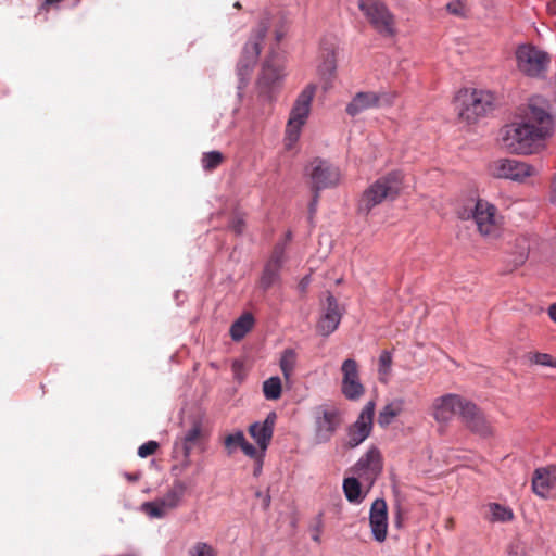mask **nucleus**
Segmentation results:
<instances>
[{
	"instance_id": "f257e3e1",
	"label": "nucleus",
	"mask_w": 556,
	"mask_h": 556,
	"mask_svg": "<svg viewBox=\"0 0 556 556\" xmlns=\"http://www.w3.org/2000/svg\"><path fill=\"white\" fill-rule=\"evenodd\" d=\"M556 134V116L543 108L529 105L527 122H513L502 129V139H546Z\"/></svg>"
},
{
	"instance_id": "f03ea898",
	"label": "nucleus",
	"mask_w": 556,
	"mask_h": 556,
	"mask_svg": "<svg viewBox=\"0 0 556 556\" xmlns=\"http://www.w3.org/2000/svg\"><path fill=\"white\" fill-rule=\"evenodd\" d=\"M493 92L482 89H463L457 93L458 118L467 125H473L491 114L495 106Z\"/></svg>"
},
{
	"instance_id": "7ed1b4c3",
	"label": "nucleus",
	"mask_w": 556,
	"mask_h": 556,
	"mask_svg": "<svg viewBox=\"0 0 556 556\" xmlns=\"http://www.w3.org/2000/svg\"><path fill=\"white\" fill-rule=\"evenodd\" d=\"M285 75L283 59L271 49L262 63L256 80L257 101L265 105V112L271 110L274 94L281 86Z\"/></svg>"
},
{
	"instance_id": "20e7f679",
	"label": "nucleus",
	"mask_w": 556,
	"mask_h": 556,
	"mask_svg": "<svg viewBox=\"0 0 556 556\" xmlns=\"http://www.w3.org/2000/svg\"><path fill=\"white\" fill-rule=\"evenodd\" d=\"M270 22L268 17H263L257 26L252 30L248 41L242 48L241 55L237 63V76L239 78V89H243L250 79V75L258 60L263 48V41L269 29Z\"/></svg>"
},
{
	"instance_id": "39448f33",
	"label": "nucleus",
	"mask_w": 556,
	"mask_h": 556,
	"mask_svg": "<svg viewBox=\"0 0 556 556\" xmlns=\"http://www.w3.org/2000/svg\"><path fill=\"white\" fill-rule=\"evenodd\" d=\"M402 178L401 172H392L377 179L364 191L359 201V210L368 214L382 201L395 199L401 190Z\"/></svg>"
},
{
	"instance_id": "423d86ee",
	"label": "nucleus",
	"mask_w": 556,
	"mask_h": 556,
	"mask_svg": "<svg viewBox=\"0 0 556 556\" xmlns=\"http://www.w3.org/2000/svg\"><path fill=\"white\" fill-rule=\"evenodd\" d=\"M358 8L372 29L384 38L397 35L395 15L381 0H358Z\"/></svg>"
},
{
	"instance_id": "0eeeda50",
	"label": "nucleus",
	"mask_w": 556,
	"mask_h": 556,
	"mask_svg": "<svg viewBox=\"0 0 556 556\" xmlns=\"http://www.w3.org/2000/svg\"><path fill=\"white\" fill-rule=\"evenodd\" d=\"M188 488L189 485L186 481L180 479L174 480L164 495L142 503L141 511L152 519L165 518L170 511L181 506Z\"/></svg>"
},
{
	"instance_id": "6e6552de",
	"label": "nucleus",
	"mask_w": 556,
	"mask_h": 556,
	"mask_svg": "<svg viewBox=\"0 0 556 556\" xmlns=\"http://www.w3.org/2000/svg\"><path fill=\"white\" fill-rule=\"evenodd\" d=\"M314 440L317 444L331 441L343 424L340 408L333 404H321L314 408Z\"/></svg>"
},
{
	"instance_id": "1a4fd4ad",
	"label": "nucleus",
	"mask_w": 556,
	"mask_h": 556,
	"mask_svg": "<svg viewBox=\"0 0 556 556\" xmlns=\"http://www.w3.org/2000/svg\"><path fill=\"white\" fill-rule=\"evenodd\" d=\"M397 92L380 89L378 91H359L354 94L345 108L348 115L355 117L368 110L387 109L394 105Z\"/></svg>"
},
{
	"instance_id": "9d476101",
	"label": "nucleus",
	"mask_w": 556,
	"mask_h": 556,
	"mask_svg": "<svg viewBox=\"0 0 556 556\" xmlns=\"http://www.w3.org/2000/svg\"><path fill=\"white\" fill-rule=\"evenodd\" d=\"M316 89L315 84H308L296 97L286 126L287 139L299 138L301 129L309 115Z\"/></svg>"
},
{
	"instance_id": "9b49d317",
	"label": "nucleus",
	"mask_w": 556,
	"mask_h": 556,
	"mask_svg": "<svg viewBox=\"0 0 556 556\" xmlns=\"http://www.w3.org/2000/svg\"><path fill=\"white\" fill-rule=\"evenodd\" d=\"M516 60L519 71L529 77L544 76L551 63L548 53L532 45L519 46Z\"/></svg>"
},
{
	"instance_id": "f8f14e48",
	"label": "nucleus",
	"mask_w": 556,
	"mask_h": 556,
	"mask_svg": "<svg viewBox=\"0 0 556 556\" xmlns=\"http://www.w3.org/2000/svg\"><path fill=\"white\" fill-rule=\"evenodd\" d=\"M478 231L484 237H495L500 230L497 207L486 200L478 199L471 212Z\"/></svg>"
},
{
	"instance_id": "ddd939ff",
	"label": "nucleus",
	"mask_w": 556,
	"mask_h": 556,
	"mask_svg": "<svg viewBox=\"0 0 556 556\" xmlns=\"http://www.w3.org/2000/svg\"><path fill=\"white\" fill-rule=\"evenodd\" d=\"M374 414L375 402L369 401L362 409L357 419L346 430L348 441L345 445L348 447L354 448L358 446L370 435Z\"/></svg>"
},
{
	"instance_id": "4468645a",
	"label": "nucleus",
	"mask_w": 556,
	"mask_h": 556,
	"mask_svg": "<svg viewBox=\"0 0 556 556\" xmlns=\"http://www.w3.org/2000/svg\"><path fill=\"white\" fill-rule=\"evenodd\" d=\"M311 167L312 169L308 175L313 190L320 191L338 185L340 180V172L329 162L321 159H315L311 163Z\"/></svg>"
},
{
	"instance_id": "2eb2a0df",
	"label": "nucleus",
	"mask_w": 556,
	"mask_h": 556,
	"mask_svg": "<svg viewBox=\"0 0 556 556\" xmlns=\"http://www.w3.org/2000/svg\"><path fill=\"white\" fill-rule=\"evenodd\" d=\"M459 418L468 430L481 438H488L493 434L490 421L481 409L470 401H466V404H464Z\"/></svg>"
},
{
	"instance_id": "dca6fc26",
	"label": "nucleus",
	"mask_w": 556,
	"mask_h": 556,
	"mask_svg": "<svg viewBox=\"0 0 556 556\" xmlns=\"http://www.w3.org/2000/svg\"><path fill=\"white\" fill-rule=\"evenodd\" d=\"M466 401V399L452 393L439 396L432 403V416L439 424H447L456 414L460 416Z\"/></svg>"
},
{
	"instance_id": "f3484780",
	"label": "nucleus",
	"mask_w": 556,
	"mask_h": 556,
	"mask_svg": "<svg viewBox=\"0 0 556 556\" xmlns=\"http://www.w3.org/2000/svg\"><path fill=\"white\" fill-rule=\"evenodd\" d=\"M532 167L523 162L501 159L491 165V173L496 178L522 181L531 175Z\"/></svg>"
},
{
	"instance_id": "a211bd4d",
	"label": "nucleus",
	"mask_w": 556,
	"mask_h": 556,
	"mask_svg": "<svg viewBox=\"0 0 556 556\" xmlns=\"http://www.w3.org/2000/svg\"><path fill=\"white\" fill-rule=\"evenodd\" d=\"M342 315L343 309L340 308L338 300L329 293L326 299L324 313L316 325L318 333L323 337L333 333L340 325Z\"/></svg>"
},
{
	"instance_id": "6ab92c4d",
	"label": "nucleus",
	"mask_w": 556,
	"mask_h": 556,
	"mask_svg": "<svg viewBox=\"0 0 556 556\" xmlns=\"http://www.w3.org/2000/svg\"><path fill=\"white\" fill-rule=\"evenodd\" d=\"M342 379V393L348 400L356 401L364 393V387L358 378V366L355 359L348 358L343 362L341 367Z\"/></svg>"
},
{
	"instance_id": "aec40b11",
	"label": "nucleus",
	"mask_w": 556,
	"mask_h": 556,
	"mask_svg": "<svg viewBox=\"0 0 556 556\" xmlns=\"http://www.w3.org/2000/svg\"><path fill=\"white\" fill-rule=\"evenodd\" d=\"M369 525L375 541H386L388 531V507L383 498H376L369 511Z\"/></svg>"
},
{
	"instance_id": "412c9836",
	"label": "nucleus",
	"mask_w": 556,
	"mask_h": 556,
	"mask_svg": "<svg viewBox=\"0 0 556 556\" xmlns=\"http://www.w3.org/2000/svg\"><path fill=\"white\" fill-rule=\"evenodd\" d=\"M277 414L270 412L263 421H255L250 425L249 433L262 451H266L274 434Z\"/></svg>"
},
{
	"instance_id": "4be33fe9",
	"label": "nucleus",
	"mask_w": 556,
	"mask_h": 556,
	"mask_svg": "<svg viewBox=\"0 0 556 556\" xmlns=\"http://www.w3.org/2000/svg\"><path fill=\"white\" fill-rule=\"evenodd\" d=\"M556 484V467L538 468L532 478V490L542 498H546Z\"/></svg>"
},
{
	"instance_id": "5701e85b",
	"label": "nucleus",
	"mask_w": 556,
	"mask_h": 556,
	"mask_svg": "<svg viewBox=\"0 0 556 556\" xmlns=\"http://www.w3.org/2000/svg\"><path fill=\"white\" fill-rule=\"evenodd\" d=\"M357 471L379 472L381 470V455L377 447H370L356 463Z\"/></svg>"
},
{
	"instance_id": "b1692460",
	"label": "nucleus",
	"mask_w": 556,
	"mask_h": 556,
	"mask_svg": "<svg viewBox=\"0 0 556 556\" xmlns=\"http://www.w3.org/2000/svg\"><path fill=\"white\" fill-rule=\"evenodd\" d=\"M337 59L333 50L327 49L321 53V63L318 65V73L321 79L329 84L336 76Z\"/></svg>"
},
{
	"instance_id": "393cba45",
	"label": "nucleus",
	"mask_w": 556,
	"mask_h": 556,
	"mask_svg": "<svg viewBox=\"0 0 556 556\" xmlns=\"http://www.w3.org/2000/svg\"><path fill=\"white\" fill-rule=\"evenodd\" d=\"M507 149L510 153L531 155L544 151L546 144L545 141H510Z\"/></svg>"
},
{
	"instance_id": "a878e982",
	"label": "nucleus",
	"mask_w": 556,
	"mask_h": 556,
	"mask_svg": "<svg viewBox=\"0 0 556 556\" xmlns=\"http://www.w3.org/2000/svg\"><path fill=\"white\" fill-rule=\"evenodd\" d=\"M254 318L252 314L244 313L230 326V337L233 341L242 340L245 334L252 329Z\"/></svg>"
},
{
	"instance_id": "bb28decb",
	"label": "nucleus",
	"mask_w": 556,
	"mask_h": 556,
	"mask_svg": "<svg viewBox=\"0 0 556 556\" xmlns=\"http://www.w3.org/2000/svg\"><path fill=\"white\" fill-rule=\"evenodd\" d=\"M298 354L294 349H285L281 352L279 367L286 381H290L296 366Z\"/></svg>"
},
{
	"instance_id": "cd10ccee",
	"label": "nucleus",
	"mask_w": 556,
	"mask_h": 556,
	"mask_svg": "<svg viewBox=\"0 0 556 556\" xmlns=\"http://www.w3.org/2000/svg\"><path fill=\"white\" fill-rule=\"evenodd\" d=\"M403 406V400H395L383 406L378 416V424L381 427L389 426L393 419L402 413Z\"/></svg>"
},
{
	"instance_id": "c85d7f7f",
	"label": "nucleus",
	"mask_w": 556,
	"mask_h": 556,
	"mask_svg": "<svg viewBox=\"0 0 556 556\" xmlns=\"http://www.w3.org/2000/svg\"><path fill=\"white\" fill-rule=\"evenodd\" d=\"M201 433L202 428L199 422H194L192 427L185 433L181 443L182 454L185 458H189L192 450L194 448V446L198 445Z\"/></svg>"
},
{
	"instance_id": "c756f323",
	"label": "nucleus",
	"mask_w": 556,
	"mask_h": 556,
	"mask_svg": "<svg viewBox=\"0 0 556 556\" xmlns=\"http://www.w3.org/2000/svg\"><path fill=\"white\" fill-rule=\"evenodd\" d=\"M343 491L350 503L359 504L364 498V495H362L361 483L354 477L344 479Z\"/></svg>"
},
{
	"instance_id": "7c9ffc66",
	"label": "nucleus",
	"mask_w": 556,
	"mask_h": 556,
	"mask_svg": "<svg viewBox=\"0 0 556 556\" xmlns=\"http://www.w3.org/2000/svg\"><path fill=\"white\" fill-rule=\"evenodd\" d=\"M282 383L278 376H273L263 382V394L268 401H276L281 396Z\"/></svg>"
},
{
	"instance_id": "2f4dec72",
	"label": "nucleus",
	"mask_w": 556,
	"mask_h": 556,
	"mask_svg": "<svg viewBox=\"0 0 556 556\" xmlns=\"http://www.w3.org/2000/svg\"><path fill=\"white\" fill-rule=\"evenodd\" d=\"M280 280V268L273 264H265L263 274L260 280L261 288L268 290Z\"/></svg>"
},
{
	"instance_id": "473e14b6",
	"label": "nucleus",
	"mask_w": 556,
	"mask_h": 556,
	"mask_svg": "<svg viewBox=\"0 0 556 556\" xmlns=\"http://www.w3.org/2000/svg\"><path fill=\"white\" fill-rule=\"evenodd\" d=\"M490 513L492 521L506 522L514 518V513L510 508L497 503L490 504Z\"/></svg>"
},
{
	"instance_id": "72a5a7b5",
	"label": "nucleus",
	"mask_w": 556,
	"mask_h": 556,
	"mask_svg": "<svg viewBox=\"0 0 556 556\" xmlns=\"http://www.w3.org/2000/svg\"><path fill=\"white\" fill-rule=\"evenodd\" d=\"M518 241H519V247H520L519 251L517 253H515L514 255H511V257L508 260V263H509L508 270L509 271L517 269L528 258L529 249L525 244L526 243L525 239H520Z\"/></svg>"
},
{
	"instance_id": "f704fd0d",
	"label": "nucleus",
	"mask_w": 556,
	"mask_h": 556,
	"mask_svg": "<svg viewBox=\"0 0 556 556\" xmlns=\"http://www.w3.org/2000/svg\"><path fill=\"white\" fill-rule=\"evenodd\" d=\"M245 437L243 431L237 430L233 433L228 434L224 439V445L227 451L228 455L233 454L238 447H241L242 443L244 442Z\"/></svg>"
},
{
	"instance_id": "c9c22d12",
	"label": "nucleus",
	"mask_w": 556,
	"mask_h": 556,
	"mask_svg": "<svg viewBox=\"0 0 556 556\" xmlns=\"http://www.w3.org/2000/svg\"><path fill=\"white\" fill-rule=\"evenodd\" d=\"M223 154L219 151L204 152L201 159L202 167L205 170L215 169L223 162Z\"/></svg>"
},
{
	"instance_id": "e433bc0d",
	"label": "nucleus",
	"mask_w": 556,
	"mask_h": 556,
	"mask_svg": "<svg viewBox=\"0 0 556 556\" xmlns=\"http://www.w3.org/2000/svg\"><path fill=\"white\" fill-rule=\"evenodd\" d=\"M392 365V354L390 351H382L379 356V368L378 372L380 375V380L386 382V379L382 378V376H388L391 370Z\"/></svg>"
},
{
	"instance_id": "4c0bfd02",
	"label": "nucleus",
	"mask_w": 556,
	"mask_h": 556,
	"mask_svg": "<svg viewBox=\"0 0 556 556\" xmlns=\"http://www.w3.org/2000/svg\"><path fill=\"white\" fill-rule=\"evenodd\" d=\"M446 10L448 13L455 16H466L468 12L467 4L464 0H453L446 4Z\"/></svg>"
},
{
	"instance_id": "58836bf2",
	"label": "nucleus",
	"mask_w": 556,
	"mask_h": 556,
	"mask_svg": "<svg viewBox=\"0 0 556 556\" xmlns=\"http://www.w3.org/2000/svg\"><path fill=\"white\" fill-rule=\"evenodd\" d=\"M285 261V244L278 243L275 245L274 251L271 253L270 258L267 264H273L274 266L281 269Z\"/></svg>"
},
{
	"instance_id": "ea45409f",
	"label": "nucleus",
	"mask_w": 556,
	"mask_h": 556,
	"mask_svg": "<svg viewBox=\"0 0 556 556\" xmlns=\"http://www.w3.org/2000/svg\"><path fill=\"white\" fill-rule=\"evenodd\" d=\"M190 556H215L213 547L205 542H198L189 551Z\"/></svg>"
},
{
	"instance_id": "a19ab883",
	"label": "nucleus",
	"mask_w": 556,
	"mask_h": 556,
	"mask_svg": "<svg viewBox=\"0 0 556 556\" xmlns=\"http://www.w3.org/2000/svg\"><path fill=\"white\" fill-rule=\"evenodd\" d=\"M530 361L536 365L549 366L556 368V358H553L549 354L546 353H534Z\"/></svg>"
},
{
	"instance_id": "79ce46f5",
	"label": "nucleus",
	"mask_w": 556,
	"mask_h": 556,
	"mask_svg": "<svg viewBox=\"0 0 556 556\" xmlns=\"http://www.w3.org/2000/svg\"><path fill=\"white\" fill-rule=\"evenodd\" d=\"M159 447V443L155 442V441H148L146 443H143L142 445L139 446L138 448V455L141 457V458H146L152 454L155 453V451L157 450Z\"/></svg>"
},
{
	"instance_id": "37998d69",
	"label": "nucleus",
	"mask_w": 556,
	"mask_h": 556,
	"mask_svg": "<svg viewBox=\"0 0 556 556\" xmlns=\"http://www.w3.org/2000/svg\"><path fill=\"white\" fill-rule=\"evenodd\" d=\"M318 201H319V191L314 190L313 198L308 204V220L311 223L313 222L314 215L316 214Z\"/></svg>"
},
{
	"instance_id": "c03bdc74",
	"label": "nucleus",
	"mask_w": 556,
	"mask_h": 556,
	"mask_svg": "<svg viewBox=\"0 0 556 556\" xmlns=\"http://www.w3.org/2000/svg\"><path fill=\"white\" fill-rule=\"evenodd\" d=\"M242 452L251 457V458H257L258 457V454H257V450L254 445H252L251 443H249L247 441V439L244 440V442L242 443L241 447Z\"/></svg>"
},
{
	"instance_id": "a18cd8bd",
	"label": "nucleus",
	"mask_w": 556,
	"mask_h": 556,
	"mask_svg": "<svg viewBox=\"0 0 556 556\" xmlns=\"http://www.w3.org/2000/svg\"><path fill=\"white\" fill-rule=\"evenodd\" d=\"M255 496L261 498L263 509L264 510H268L269 507H270V504H271V496H270V494L268 492L267 493H263L262 491L258 490V491L255 492Z\"/></svg>"
},
{
	"instance_id": "49530a36",
	"label": "nucleus",
	"mask_w": 556,
	"mask_h": 556,
	"mask_svg": "<svg viewBox=\"0 0 556 556\" xmlns=\"http://www.w3.org/2000/svg\"><path fill=\"white\" fill-rule=\"evenodd\" d=\"M231 229L240 235L243 231L244 228V222L240 217H236L230 225Z\"/></svg>"
},
{
	"instance_id": "de8ad7c7",
	"label": "nucleus",
	"mask_w": 556,
	"mask_h": 556,
	"mask_svg": "<svg viewBox=\"0 0 556 556\" xmlns=\"http://www.w3.org/2000/svg\"><path fill=\"white\" fill-rule=\"evenodd\" d=\"M548 316L554 323H556V303L548 307Z\"/></svg>"
},
{
	"instance_id": "09e8293b",
	"label": "nucleus",
	"mask_w": 556,
	"mask_h": 556,
	"mask_svg": "<svg viewBox=\"0 0 556 556\" xmlns=\"http://www.w3.org/2000/svg\"><path fill=\"white\" fill-rule=\"evenodd\" d=\"M283 36H285V31L283 30H281V29L275 30V41H276V45H279V42L281 41Z\"/></svg>"
},
{
	"instance_id": "8fccbe9b",
	"label": "nucleus",
	"mask_w": 556,
	"mask_h": 556,
	"mask_svg": "<svg viewBox=\"0 0 556 556\" xmlns=\"http://www.w3.org/2000/svg\"><path fill=\"white\" fill-rule=\"evenodd\" d=\"M262 472V458L260 457V462L257 464V466L254 468V471H253V475L255 477H258Z\"/></svg>"
},
{
	"instance_id": "3c124183",
	"label": "nucleus",
	"mask_w": 556,
	"mask_h": 556,
	"mask_svg": "<svg viewBox=\"0 0 556 556\" xmlns=\"http://www.w3.org/2000/svg\"><path fill=\"white\" fill-rule=\"evenodd\" d=\"M551 202L556 204V186H552V191H551Z\"/></svg>"
},
{
	"instance_id": "603ef678",
	"label": "nucleus",
	"mask_w": 556,
	"mask_h": 556,
	"mask_svg": "<svg viewBox=\"0 0 556 556\" xmlns=\"http://www.w3.org/2000/svg\"><path fill=\"white\" fill-rule=\"evenodd\" d=\"M319 531H320V526L318 525V526L316 527V532H315V534L312 536V538H313V540H314L315 542H320Z\"/></svg>"
},
{
	"instance_id": "864d4df0",
	"label": "nucleus",
	"mask_w": 556,
	"mask_h": 556,
	"mask_svg": "<svg viewBox=\"0 0 556 556\" xmlns=\"http://www.w3.org/2000/svg\"><path fill=\"white\" fill-rule=\"evenodd\" d=\"M556 9V4L555 3H549L548 4V10L549 11H554Z\"/></svg>"
},
{
	"instance_id": "5fc2aeb1",
	"label": "nucleus",
	"mask_w": 556,
	"mask_h": 556,
	"mask_svg": "<svg viewBox=\"0 0 556 556\" xmlns=\"http://www.w3.org/2000/svg\"><path fill=\"white\" fill-rule=\"evenodd\" d=\"M296 141H290L289 144L287 146V149L291 150L293 148V143H295Z\"/></svg>"
},
{
	"instance_id": "6e6d98bb",
	"label": "nucleus",
	"mask_w": 556,
	"mask_h": 556,
	"mask_svg": "<svg viewBox=\"0 0 556 556\" xmlns=\"http://www.w3.org/2000/svg\"><path fill=\"white\" fill-rule=\"evenodd\" d=\"M233 7L239 10V9H241V3L239 1H237V2H235Z\"/></svg>"
},
{
	"instance_id": "4d7b16f0",
	"label": "nucleus",
	"mask_w": 556,
	"mask_h": 556,
	"mask_svg": "<svg viewBox=\"0 0 556 556\" xmlns=\"http://www.w3.org/2000/svg\"><path fill=\"white\" fill-rule=\"evenodd\" d=\"M395 522H396L397 526H400V523H401V516H400V514L396 516V521Z\"/></svg>"
},
{
	"instance_id": "13d9d810",
	"label": "nucleus",
	"mask_w": 556,
	"mask_h": 556,
	"mask_svg": "<svg viewBox=\"0 0 556 556\" xmlns=\"http://www.w3.org/2000/svg\"><path fill=\"white\" fill-rule=\"evenodd\" d=\"M306 285H307V282L303 280V281L301 282V288L304 290V289H305V287H306Z\"/></svg>"
},
{
	"instance_id": "bf43d9fd",
	"label": "nucleus",
	"mask_w": 556,
	"mask_h": 556,
	"mask_svg": "<svg viewBox=\"0 0 556 556\" xmlns=\"http://www.w3.org/2000/svg\"><path fill=\"white\" fill-rule=\"evenodd\" d=\"M48 3L59 2L60 0H46Z\"/></svg>"
},
{
	"instance_id": "052dcab7",
	"label": "nucleus",
	"mask_w": 556,
	"mask_h": 556,
	"mask_svg": "<svg viewBox=\"0 0 556 556\" xmlns=\"http://www.w3.org/2000/svg\"><path fill=\"white\" fill-rule=\"evenodd\" d=\"M291 236H292V235H291V232H288V233H287V240H290V239H291Z\"/></svg>"
},
{
	"instance_id": "680f3d73",
	"label": "nucleus",
	"mask_w": 556,
	"mask_h": 556,
	"mask_svg": "<svg viewBox=\"0 0 556 556\" xmlns=\"http://www.w3.org/2000/svg\"><path fill=\"white\" fill-rule=\"evenodd\" d=\"M552 186H556V175L554 176L553 185Z\"/></svg>"
}]
</instances>
